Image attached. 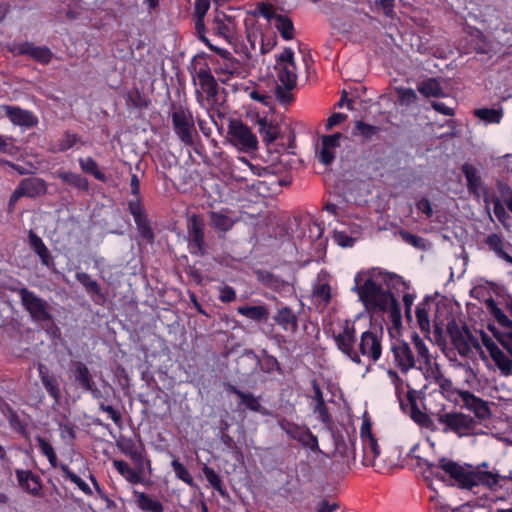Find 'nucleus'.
Wrapping results in <instances>:
<instances>
[{
	"label": "nucleus",
	"mask_w": 512,
	"mask_h": 512,
	"mask_svg": "<svg viewBox=\"0 0 512 512\" xmlns=\"http://www.w3.org/2000/svg\"><path fill=\"white\" fill-rule=\"evenodd\" d=\"M354 281L353 289L368 310L387 311L394 321L400 319L399 303L384 287L385 277L381 273L361 272L355 276Z\"/></svg>",
	"instance_id": "nucleus-1"
},
{
	"label": "nucleus",
	"mask_w": 512,
	"mask_h": 512,
	"mask_svg": "<svg viewBox=\"0 0 512 512\" xmlns=\"http://www.w3.org/2000/svg\"><path fill=\"white\" fill-rule=\"evenodd\" d=\"M428 470L436 477H440V471H443L462 488L471 489L479 483L493 488L498 484L496 474L491 472L474 473L455 461L444 457L437 460V462L430 463Z\"/></svg>",
	"instance_id": "nucleus-2"
},
{
	"label": "nucleus",
	"mask_w": 512,
	"mask_h": 512,
	"mask_svg": "<svg viewBox=\"0 0 512 512\" xmlns=\"http://www.w3.org/2000/svg\"><path fill=\"white\" fill-rule=\"evenodd\" d=\"M193 82L196 100L200 107L205 109L208 113L211 111H219L224 100L221 99L219 86L207 64H204L195 71Z\"/></svg>",
	"instance_id": "nucleus-3"
},
{
	"label": "nucleus",
	"mask_w": 512,
	"mask_h": 512,
	"mask_svg": "<svg viewBox=\"0 0 512 512\" xmlns=\"http://www.w3.org/2000/svg\"><path fill=\"white\" fill-rule=\"evenodd\" d=\"M427 378H431L435 381L439 387V393L449 401L465 406L474 411L478 417H484L486 415L487 407L485 403L468 391L455 389L452 381L441 374L437 365L428 372Z\"/></svg>",
	"instance_id": "nucleus-4"
},
{
	"label": "nucleus",
	"mask_w": 512,
	"mask_h": 512,
	"mask_svg": "<svg viewBox=\"0 0 512 512\" xmlns=\"http://www.w3.org/2000/svg\"><path fill=\"white\" fill-rule=\"evenodd\" d=\"M331 333L337 348L353 362L360 364V356L354 349L356 333L354 323L349 320L338 321L337 325L331 328Z\"/></svg>",
	"instance_id": "nucleus-5"
},
{
	"label": "nucleus",
	"mask_w": 512,
	"mask_h": 512,
	"mask_svg": "<svg viewBox=\"0 0 512 512\" xmlns=\"http://www.w3.org/2000/svg\"><path fill=\"white\" fill-rule=\"evenodd\" d=\"M444 433L453 432L459 437L468 436L474 433L478 422L470 415L457 412H444L437 415Z\"/></svg>",
	"instance_id": "nucleus-6"
},
{
	"label": "nucleus",
	"mask_w": 512,
	"mask_h": 512,
	"mask_svg": "<svg viewBox=\"0 0 512 512\" xmlns=\"http://www.w3.org/2000/svg\"><path fill=\"white\" fill-rule=\"evenodd\" d=\"M201 41L220 56V59L213 63L214 71L222 83L228 82L232 77L241 73V63L228 50L214 46L207 37H201Z\"/></svg>",
	"instance_id": "nucleus-7"
},
{
	"label": "nucleus",
	"mask_w": 512,
	"mask_h": 512,
	"mask_svg": "<svg viewBox=\"0 0 512 512\" xmlns=\"http://www.w3.org/2000/svg\"><path fill=\"white\" fill-rule=\"evenodd\" d=\"M172 125L175 134L185 145L194 143V136L197 134L192 113L179 106L174 108L171 114Z\"/></svg>",
	"instance_id": "nucleus-8"
},
{
	"label": "nucleus",
	"mask_w": 512,
	"mask_h": 512,
	"mask_svg": "<svg viewBox=\"0 0 512 512\" xmlns=\"http://www.w3.org/2000/svg\"><path fill=\"white\" fill-rule=\"evenodd\" d=\"M228 139L232 145L243 152L257 148V138L250 128L239 120H233L228 127Z\"/></svg>",
	"instance_id": "nucleus-9"
},
{
	"label": "nucleus",
	"mask_w": 512,
	"mask_h": 512,
	"mask_svg": "<svg viewBox=\"0 0 512 512\" xmlns=\"http://www.w3.org/2000/svg\"><path fill=\"white\" fill-rule=\"evenodd\" d=\"M275 70L277 71V78L283 87L287 88V90H292L296 86V64L292 49L285 48L277 57Z\"/></svg>",
	"instance_id": "nucleus-10"
},
{
	"label": "nucleus",
	"mask_w": 512,
	"mask_h": 512,
	"mask_svg": "<svg viewBox=\"0 0 512 512\" xmlns=\"http://www.w3.org/2000/svg\"><path fill=\"white\" fill-rule=\"evenodd\" d=\"M383 330L381 327L371 325L360 337L359 350L372 362L380 359L382 354Z\"/></svg>",
	"instance_id": "nucleus-11"
},
{
	"label": "nucleus",
	"mask_w": 512,
	"mask_h": 512,
	"mask_svg": "<svg viewBox=\"0 0 512 512\" xmlns=\"http://www.w3.org/2000/svg\"><path fill=\"white\" fill-rule=\"evenodd\" d=\"M278 425L291 439L298 441L314 452L319 451L318 439L309 428L300 426L286 418H280Z\"/></svg>",
	"instance_id": "nucleus-12"
},
{
	"label": "nucleus",
	"mask_w": 512,
	"mask_h": 512,
	"mask_svg": "<svg viewBox=\"0 0 512 512\" xmlns=\"http://www.w3.org/2000/svg\"><path fill=\"white\" fill-rule=\"evenodd\" d=\"M18 294L22 305L29 312L34 321L44 322L51 319L47 303L43 299L39 298L34 292L23 287L19 289Z\"/></svg>",
	"instance_id": "nucleus-13"
},
{
	"label": "nucleus",
	"mask_w": 512,
	"mask_h": 512,
	"mask_svg": "<svg viewBox=\"0 0 512 512\" xmlns=\"http://www.w3.org/2000/svg\"><path fill=\"white\" fill-rule=\"evenodd\" d=\"M187 227L190 252L195 255H203L205 252V224L203 219L200 216L193 214L188 219Z\"/></svg>",
	"instance_id": "nucleus-14"
},
{
	"label": "nucleus",
	"mask_w": 512,
	"mask_h": 512,
	"mask_svg": "<svg viewBox=\"0 0 512 512\" xmlns=\"http://www.w3.org/2000/svg\"><path fill=\"white\" fill-rule=\"evenodd\" d=\"M9 50L14 55H27L41 64H48L53 57V53L48 47L36 46L31 42L13 43Z\"/></svg>",
	"instance_id": "nucleus-15"
},
{
	"label": "nucleus",
	"mask_w": 512,
	"mask_h": 512,
	"mask_svg": "<svg viewBox=\"0 0 512 512\" xmlns=\"http://www.w3.org/2000/svg\"><path fill=\"white\" fill-rule=\"evenodd\" d=\"M483 345L485 346L487 352L490 357L494 361L495 365L499 368V370L505 374H512V358L511 356L504 352L499 346L489 337L484 335L482 337Z\"/></svg>",
	"instance_id": "nucleus-16"
},
{
	"label": "nucleus",
	"mask_w": 512,
	"mask_h": 512,
	"mask_svg": "<svg viewBox=\"0 0 512 512\" xmlns=\"http://www.w3.org/2000/svg\"><path fill=\"white\" fill-rule=\"evenodd\" d=\"M113 466L117 472L129 483L147 484V480L144 475V472L147 469L146 463H142L141 466L132 468L127 462L123 460H113Z\"/></svg>",
	"instance_id": "nucleus-17"
},
{
	"label": "nucleus",
	"mask_w": 512,
	"mask_h": 512,
	"mask_svg": "<svg viewBox=\"0 0 512 512\" xmlns=\"http://www.w3.org/2000/svg\"><path fill=\"white\" fill-rule=\"evenodd\" d=\"M212 29L214 30L216 35L225 39L229 43H231L235 39V20L231 16H228L223 12L216 13L213 19Z\"/></svg>",
	"instance_id": "nucleus-18"
},
{
	"label": "nucleus",
	"mask_w": 512,
	"mask_h": 512,
	"mask_svg": "<svg viewBox=\"0 0 512 512\" xmlns=\"http://www.w3.org/2000/svg\"><path fill=\"white\" fill-rule=\"evenodd\" d=\"M6 117L17 126L32 128L37 125V117L30 111L17 106H3Z\"/></svg>",
	"instance_id": "nucleus-19"
},
{
	"label": "nucleus",
	"mask_w": 512,
	"mask_h": 512,
	"mask_svg": "<svg viewBox=\"0 0 512 512\" xmlns=\"http://www.w3.org/2000/svg\"><path fill=\"white\" fill-rule=\"evenodd\" d=\"M120 450L133 461L135 466H141L146 463L147 471L151 474V462L146 458V451L142 444L135 443L132 439L124 440L119 444Z\"/></svg>",
	"instance_id": "nucleus-20"
},
{
	"label": "nucleus",
	"mask_w": 512,
	"mask_h": 512,
	"mask_svg": "<svg viewBox=\"0 0 512 512\" xmlns=\"http://www.w3.org/2000/svg\"><path fill=\"white\" fill-rule=\"evenodd\" d=\"M392 353L396 365L402 372H407L415 366L416 360L408 343H394L392 346Z\"/></svg>",
	"instance_id": "nucleus-21"
},
{
	"label": "nucleus",
	"mask_w": 512,
	"mask_h": 512,
	"mask_svg": "<svg viewBox=\"0 0 512 512\" xmlns=\"http://www.w3.org/2000/svg\"><path fill=\"white\" fill-rule=\"evenodd\" d=\"M19 486L31 494L38 497L42 494V484L39 476L35 475L29 470L16 469L15 471Z\"/></svg>",
	"instance_id": "nucleus-22"
},
{
	"label": "nucleus",
	"mask_w": 512,
	"mask_h": 512,
	"mask_svg": "<svg viewBox=\"0 0 512 512\" xmlns=\"http://www.w3.org/2000/svg\"><path fill=\"white\" fill-rule=\"evenodd\" d=\"M448 331L453 345L462 356H468L474 346V340L467 330H460L456 325L449 326Z\"/></svg>",
	"instance_id": "nucleus-23"
},
{
	"label": "nucleus",
	"mask_w": 512,
	"mask_h": 512,
	"mask_svg": "<svg viewBox=\"0 0 512 512\" xmlns=\"http://www.w3.org/2000/svg\"><path fill=\"white\" fill-rule=\"evenodd\" d=\"M341 133H334L322 138L321 148L318 151V157L321 163L331 164L335 159V150L340 145Z\"/></svg>",
	"instance_id": "nucleus-24"
},
{
	"label": "nucleus",
	"mask_w": 512,
	"mask_h": 512,
	"mask_svg": "<svg viewBox=\"0 0 512 512\" xmlns=\"http://www.w3.org/2000/svg\"><path fill=\"white\" fill-rule=\"evenodd\" d=\"M274 321L286 332L295 333L298 329V318L289 307L278 309Z\"/></svg>",
	"instance_id": "nucleus-25"
},
{
	"label": "nucleus",
	"mask_w": 512,
	"mask_h": 512,
	"mask_svg": "<svg viewBox=\"0 0 512 512\" xmlns=\"http://www.w3.org/2000/svg\"><path fill=\"white\" fill-rule=\"evenodd\" d=\"M18 186L22 190L25 197H38L44 195L47 191L46 182L38 177H30L23 179Z\"/></svg>",
	"instance_id": "nucleus-26"
},
{
	"label": "nucleus",
	"mask_w": 512,
	"mask_h": 512,
	"mask_svg": "<svg viewBox=\"0 0 512 512\" xmlns=\"http://www.w3.org/2000/svg\"><path fill=\"white\" fill-rule=\"evenodd\" d=\"M412 340L418 356L416 360L419 364L418 368L421 370L425 369L427 373L430 372L431 369H434L436 364L433 363L426 344L418 335H414Z\"/></svg>",
	"instance_id": "nucleus-27"
},
{
	"label": "nucleus",
	"mask_w": 512,
	"mask_h": 512,
	"mask_svg": "<svg viewBox=\"0 0 512 512\" xmlns=\"http://www.w3.org/2000/svg\"><path fill=\"white\" fill-rule=\"evenodd\" d=\"M209 217L212 227L217 231L224 233L229 231L236 222L228 210L210 212Z\"/></svg>",
	"instance_id": "nucleus-28"
},
{
	"label": "nucleus",
	"mask_w": 512,
	"mask_h": 512,
	"mask_svg": "<svg viewBox=\"0 0 512 512\" xmlns=\"http://www.w3.org/2000/svg\"><path fill=\"white\" fill-rule=\"evenodd\" d=\"M361 441L363 450V464L365 466H374L376 458L380 455V447L376 438H366Z\"/></svg>",
	"instance_id": "nucleus-29"
},
{
	"label": "nucleus",
	"mask_w": 512,
	"mask_h": 512,
	"mask_svg": "<svg viewBox=\"0 0 512 512\" xmlns=\"http://www.w3.org/2000/svg\"><path fill=\"white\" fill-rule=\"evenodd\" d=\"M485 243L489 249L497 255V257L512 264V257L505 251L504 248L506 244L501 235L497 233L489 234L486 237Z\"/></svg>",
	"instance_id": "nucleus-30"
},
{
	"label": "nucleus",
	"mask_w": 512,
	"mask_h": 512,
	"mask_svg": "<svg viewBox=\"0 0 512 512\" xmlns=\"http://www.w3.org/2000/svg\"><path fill=\"white\" fill-rule=\"evenodd\" d=\"M72 368L75 381L83 389H92V386H94V381L90 374L89 368L80 361L73 362Z\"/></svg>",
	"instance_id": "nucleus-31"
},
{
	"label": "nucleus",
	"mask_w": 512,
	"mask_h": 512,
	"mask_svg": "<svg viewBox=\"0 0 512 512\" xmlns=\"http://www.w3.org/2000/svg\"><path fill=\"white\" fill-rule=\"evenodd\" d=\"M39 377L41 379V382L48 392V394L56 401L58 402L60 399V390L59 385L57 382V379L50 375L43 365H39Z\"/></svg>",
	"instance_id": "nucleus-32"
},
{
	"label": "nucleus",
	"mask_w": 512,
	"mask_h": 512,
	"mask_svg": "<svg viewBox=\"0 0 512 512\" xmlns=\"http://www.w3.org/2000/svg\"><path fill=\"white\" fill-rule=\"evenodd\" d=\"M134 495L136 497L137 505L142 511L163 512L164 507L159 500L153 499L146 493L136 490L134 491Z\"/></svg>",
	"instance_id": "nucleus-33"
},
{
	"label": "nucleus",
	"mask_w": 512,
	"mask_h": 512,
	"mask_svg": "<svg viewBox=\"0 0 512 512\" xmlns=\"http://www.w3.org/2000/svg\"><path fill=\"white\" fill-rule=\"evenodd\" d=\"M237 312L240 315L257 322L266 321L269 316L268 308L265 305L239 306L237 308Z\"/></svg>",
	"instance_id": "nucleus-34"
},
{
	"label": "nucleus",
	"mask_w": 512,
	"mask_h": 512,
	"mask_svg": "<svg viewBox=\"0 0 512 512\" xmlns=\"http://www.w3.org/2000/svg\"><path fill=\"white\" fill-rule=\"evenodd\" d=\"M410 396V393H408ZM409 399H411L409 397ZM411 402V418L422 428L431 432H435L438 428L432 418L425 412L421 411L413 402Z\"/></svg>",
	"instance_id": "nucleus-35"
},
{
	"label": "nucleus",
	"mask_w": 512,
	"mask_h": 512,
	"mask_svg": "<svg viewBox=\"0 0 512 512\" xmlns=\"http://www.w3.org/2000/svg\"><path fill=\"white\" fill-rule=\"evenodd\" d=\"M462 172L467 180L468 190L478 195L481 188V178L478 174V170L474 166L466 163L462 167Z\"/></svg>",
	"instance_id": "nucleus-36"
},
{
	"label": "nucleus",
	"mask_w": 512,
	"mask_h": 512,
	"mask_svg": "<svg viewBox=\"0 0 512 512\" xmlns=\"http://www.w3.org/2000/svg\"><path fill=\"white\" fill-rule=\"evenodd\" d=\"M474 115L486 124H498L503 117V109L499 108H479L474 111Z\"/></svg>",
	"instance_id": "nucleus-37"
},
{
	"label": "nucleus",
	"mask_w": 512,
	"mask_h": 512,
	"mask_svg": "<svg viewBox=\"0 0 512 512\" xmlns=\"http://www.w3.org/2000/svg\"><path fill=\"white\" fill-rule=\"evenodd\" d=\"M57 176L67 184L79 190L87 191L89 188L88 180L85 177L81 176L80 174L63 171L58 172Z\"/></svg>",
	"instance_id": "nucleus-38"
},
{
	"label": "nucleus",
	"mask_w": 512,
	"mask_h": 512,
	"mask_svg": "<svg viewBox=\"0 0 512 512\" xmlns=\"http://www.w3.org/2000/svg\"><path fill=\"white\" fill-rule=\"evenodd\" d=\"M259 132L264 142L271 143L273 142L279 133V128L277 125L272 122H268L266 119L258 120Z\"/></svg>",
	"instance_id": "nucleus-39"
},
{
	"label": "nucleus",
	"mask_w": 512,
	"mask_h": 512,
	"mask_svg": "<svg viewBox=\"0 0 512 512\" xmlns=\"http://www.w3.org/2000/svg\"><path fill=\"white\" fill-rule=\"evenodd\" d=\"M313 298L319 303L326 306L331 300V288L327 282L318 281L313 286Z\"/></svg>",
	"instance_id": "nucleus-40"
},
{
	"label": "nucleus",
	"mask_w": 512,
	"mask_h": 512,
	"mask_svg": "<svg viewBox=\"0 0 512 512\" xmlns=\"http://www.w3.org/2000/svg\"><path fill=\"white\" fill-rule=\"evenodd\" d=\"M275 27L285 40L293 38L294 26L290 18L284 15H275Z\"/></svg>",
	"instance_id": "nucleus-41"
},
{
	"label": "nucleus",
	"mask_w": 512,
	"mask_h": 512,
	"mask_svg": "<svg viewBox=\"0 0 512 512\" xmlns=\"http://www.w3.org/2000/svg\"><path fill=\"white\" fill-rule=\"evenodd\" d=\"M79 165L83 172L92 174L99 181H106L105 174L102 171H100L98 164L93 158H80Z\"/></svg>",
	"instance_id": "nucleus-42"
},
{
	"label": "nucleus",
	"mask_w": 512,
	"mask_h": 512,
	"mask_svg": "<svg viewBox=\"0 0 512 512\" xmlns=\"http://www.w3.org/2000/svg\"><path fill=\"white\" fill-rule=\"evenodd\" d=\"M418 91L426 97H438L442 95L440 83L434 78L422 81L418 85Z\"/></svg>",
	"instance_id": "nucleus-43"
},
{
	"label": "nucleus",
	"mask_w": 512,
	"mask_h": 512,
	"mask_svg": "<svg viewBox=\"0 0 512 512\" xmlns=\"http://www.w3.org/2000/svg\"><path fill=\"white\" fill-rule=\"evenodd\" d=\"M59 468L62 470L64 476L75 484L84 494L91 496L93 494L89 485L82 480L78 475L72 472L66 464H60Z\"/></svg>",
	"instance_id": "nucleus-44"
},
{
	"label": "nucleus",
	"mask_w": 512,
	"mask_h": 512,
	"mask_svg": "<svg viewBox=\"0 0 512 512\" xmlns=\"http://www.w3.org/2000/svg\"><path fill=\"white\" fill-rule=\"evenodd\" d=\"M36 440L41 453L47 457L50 465L54 468L58 467V459L53 446L41 436H37Z\"/></svg>",
	"instance_id": "nucleus-45"
},
{
	"label": "nucleus",
	"mask_w": 512,
	"mask_h": 512,
	"mask_svg": "<svg viewBox=\"0 0 512 512\" xmlns=\"http://www.w3.org/2000/svg\"><path fill=\"white\" fill-rule=\"evenodd\" d=\"M76 279L85 287L88 293L96 294L103 297L101 287L97 281L93 280L88 273H76Z\"/></svg>",
	"instance_id": "nucleus-46"
},
{
	"label": "nucleus",
	"mask_w": 512,
	"mask_h": 512,
	"mask_svg": "<svg viewBox=\"0 0 512 512\" xmlns=\"http://www.w3.org/2000/svg\"><path fill=\"white\" fill-rule=\"evenodd\" d=\"M429 304L427 302H421L416 307V318L418 325L422 331H430V320L428 312Z\"/></svg>",
	"instance_id": "nucleus-47"
},
{
	"label": "nucleus",
	"mask_w": 512,
	"mask_h": 512,
	"mask_svg": "<svg viewBox=\"0 0 512 512\" xmlns=\"http://www.w3.org/2000/svg\"><path fill=\"white\" fill-rule=\"evenodd\" d=\"M241 403L251 411L259 412L263 415H267L268 411L260 404L259 398L251 393H244L241 397Z\"/></svg>",
	"instance_id": "nucleus-48"
},
{
	"label": "nucleus",
	"mask_w": 512,
	"mask_h": 512,
	"mask_svg": "<svg viewBox=\"0 0 512 512\" xmlns=\"http://www.w3.org/2000/svg\"><path fill=\"white\" fill-rule=\"evenodd\" d=\"M380 131L379 127L367 124L363 121H357L355 124L354 135H360L364 139L369 140Z\"/></svg>",
	"instance_id": "nucleus-49"
},
{
	"label": "nucleus",
	"mask_w": 512,
	"mask_h": 512,
	"mask_svg": "<svg viewBox=\"0 0 512 512\" xmlns=\"http://www.w3.org/2000/svg\"><path fill=\"white\" fill-rule=\"evenodd\" d=\"M133 218L140 234L144 238L151 239L153 237V232L149 226V221L147 219L145 211L142 212L141 214L134 216Z\"/></svg>",
	"instance_id": "nucleus-50"
},
{
	"label": "nucleus",
	"mask_w": 512,
	"mask_h": 512,
	"mask_svg": "<svg viewBox=\"0 0 512 512\" xmlns=\"http://www.w3.org/2000/svg\"><path fill=\"white\" fill-rule=\"evenodd\" d=\"M171 466L178 479L182 480L183 482L190 486L193 485V477L190 475L189 471L179 460L174 459L171 462Z\"/></svg>",
	"instance_id": "nucleus-51"
},
{
	"label": "nucleus",
	"mask_w": 512,
	"mask_h": 512,
	"mask_svg": "<svg viewBox=\"0 0 512 512\" xmlns=\"http://www.w3.org/2000/svg\"><path fill=\"white\" fill-rule=\"evenodd\" d=\"M396 92L401 105H410L417 100V94L411 88L398 87L396 88Z\"/></svg>",
	"instance_id": "nucleus-52"
},
{
	"label": "nucleus",
	"mask_w": 512,
	"mask_h": 512,
	"mask_svg": "<svg viewBox=\"0 0 512 512\" xmlns=\"http://www.w3.org/2000/svg\"><path fill=\"white\" fill-rule=\"evenodd\" d=\"M78 141L79 138L76 134L65 132L57 144L58 150L66 151L72 148Z\"/></svg>",
	"instance_id": "nucleus-53"
},
{
	"label": "nucleus",
	"mask_w": 512,
	"mask_h": 512,
	"mask_svg": "<svg viewBox=\"0 0 512 512\" xmlns=\"http://www.w3.org/2000/svg\"><path fill=\"white\" fill-rule=\"evenodd\" d=\"M399 236L401 237V239L406 242L407 244L413 246V247H416V248H424L425 244V240L417 235H414L410 232H407L405 230H400L399 231Z\"/></svg>",
	"instance_id": "nucleus-54"
},
{
	"label": "nucleus",
	"mask_w": 512,
	"mask_h": 512,
	"mask_svg": "<svg viewBox=\"0 0 512 512\" xmlns=\"http://www.w3.org/2000/svg\"><path fill=\"white\" fill-rule=\"evenodd\" d=\"M317 512H344L341 506L336 502L327 499H321L316 505Z\"/></svg>",
	"instance_id": "nucleus-55"
},
{
	"label": "nucleus",
	"mask_w": 512,
	"mask_h": 512,
	"mask_svg": "<svg viewBox=\"0 0 512 512\" xmlns=\"http://www.w3.org/2000/svg\"><path fill=\"white\" fill-rule=\"evenodd\" d=\"M334 241L341 247H352L355 239L350 237L345 231H334Z\"/></svg>",
	"instance_id": "nucleus-56"
},
{
	"label": "nucleus",
	"mask_w": 512,
	"mask_h": 512,
	"mask_svg": "<svg viewBox=\"0 0 512 512\" xmlns=\"http://www.w3.org/2000/svg\"><path fill=\"white\" fill-rule=\"evenodd\" d=\"M203 473H204L207 481L209 482V484L214 489L220 490V488H221V479L218 476V474L212 468L207 467V466L204 467Z\"/></svg>",
	"instance_id": "nucleus-57"
},
{
	"label": "nucleus",
	"mask_w": 512,
	"mask_h": 512,
	"mask_svg": "<svg viewBox=\"0 0 512 512\" xmlns=\"http://www.w3.org/2000/svg\"><path fill=\"white\" fill-rule=\"evenodd\" d=\"M493 211H494V214L495 216L497 217V219L505 226V227H508V219H509V216L508 214L506 213V210L504 208V206L502 205V203L499 201V200H496L494 202V205H493Z\"/></svg>",
	"instance_id": "nucleus-58"
},
{
	"label": "nucleus",
	"mask_w": 512,
	"mask_h": 512,
	"mask_svg": "<svg viewBox=\"0 0 512 512\" xmlns=\"http://www.w3.org/2000/svg\"><path fill=\"white\" fill-rule=\"evenodd\" d=\"M99 409L103 412H106L110 419L117 425L121 424V414L119 411L115 410L111 405H106L103 402L99 404Z\"/></svg>",
	"instance_id": "nucleus-59"
},
{
	"label": "nucleus",
	"mask_w": 512,
	"mask_h": 512,
	"mask_svg": "<svg viewBox=\"0 0 512 512\" xmlns=\"http://www.w3.org/2000/svg\"><path fill=\"white\" fill-rule=\"evenodd\" d=\"M28 238L29 244L36 254L41 252L46 247L43 240L32 230L29 232Z\"/></svg>",
	"instance_id": "nucleus-60"
},
{
	"label": "nucleus",
	"mask_w": 512,
	"mask_h": 512,
	"mask_svg": "<svg viewBox=\"0 0 512 512\" xmlns=\"http://www.w3.org/2000/svg\"><path fill=\"white\" fill-rule=\"evenodd\" d=\"M219 299L224 303L232 302L236 299V292L230 286H222L219 288Z\"/></svg>",
	"instance_id": "nucleus-61"
},
{
	"label": "nucleus",
	"mask_w": 512,
	"mask_h": 512,
	"mask_svg": "<svg viewBox=\"0 0 512 512\" xmlns=\"http://www.w3.org/2000/svg\"><path fill=\"white\" fill-rule=\"evenodd\" d=\"M291 90H287V88L283 86H277L276 88V96L279 102L283 105H288L293 100V95L290 92Z\"/></svg>",
	"instance_id": "nucleus-62"
},
{
	"label": "nucleus",
	"mask_w": 512,
	"mask_h": 512,
	"mask_svg": "<svg viewBox=\"0 0 512 512\" xmlns=\"http://www.w3.org/2000/svg\"><path fill=\"white\" fill-rule=\"evenodd\" d=\"M210 8L209 0H195V16L204 18Z\"/></svg>",
	"instance_id": "nucleus-63"
},
{
	"label": "nucleus",
	"mask_w": 512,
	"mask_h": 512,
	"mask_svg": "<svg viewBox=\"0 0 512 512\" xmlns=\"http://www.w3.org/2000/svg\"><path fill=\"white\" fill-rule=\"evenodd\" d=\"M417 209L425 214L427 218H430L433 215V209L430 201L426 198H422L416 203Z\"/></svg>",
	"instance_id": "nucleus-64"
}]
</instances>
